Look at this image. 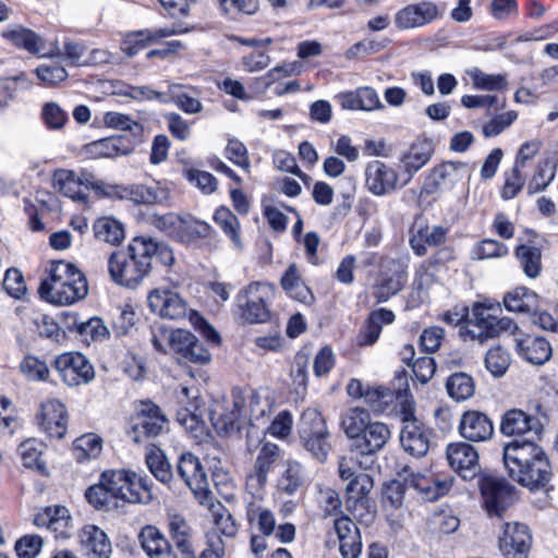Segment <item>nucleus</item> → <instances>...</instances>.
<instances>
[{"mask_svg": "<svg viewBox=\"0 0 558 558\" xmlns=\"http://www.w3.org/2000/svg\"><path fill=\"white\" fill-rule=\"evenodd\" d=\"M140 243L147 250V259L151 265L153 258L158 259L165 266H171L174 262L173 252L167 243L157 242L151 238L138 236Z\"/></svg>", "mask_w": 558, "mask_h": 558, "instance_id": "obj_57", "label": "nucleus"}, {"mask_svg": "<svg viewBox=\"0 0 558 558\" xmlns=\"http://www.w3.org/2000/svg\"><path fill=\"white\" fill-rule=\"evenodd\" d=\"M410 488L404 482L391 481L387 483L383 489V505L385 508L398 509L402 506L405 490Z\"/></svg>", "mask_w": 558, "mask_h": 558, "instance_id": "obj_59", "label": "nucleus"}, {"mask_svg": "<svg viewBox=\"0 0 558 558\" xmlns=\"http://www.w3.org/2000/svg\"><path fill=\"white\" fill-rule=\"evenodd\" d=\"M168 529L171 539L183 558H197L192 544V529L186 520L179 514L171 515Z\"/></svg>", "mask_w": 558, "mask_h": 558, "instance_id": "obj_32", "label": "nucleus"}, {"mask_svg": "<svg viewBox=\"0 0 558 558\" xmlns=\"http://www.w3.org/2000/svg\"><path fill=\"white\" fill-rule=\"evenodd\" d=\"M2 37L11 41L14 46L23 48L32 54H40L41 57H60L61 50L54 47L49 52H43V38L29 28L15 25L2 32Z\"/></svg>", "mask_w": 558, "mask_h": 558, "instance_id": "obj_21", "label": "nucleus"}, {"mask_svg": "<svg viewBox=\"0 0 558 558\" xmlns=\"http://www.w3.org/2000/svg\"><path fill=\"white\" fill-rule=\"evenodd\" d=\"M515 255L527 277L536 278L539 276L542 270V253L538 247L521 244L515 248Z\"/></svg>", "mask_w": 558, "mask_h": 558, "instance_id": "obj_48", "label": "nucleus"}, {"mask_svg": "<svg viewBox=\"0 0 558 558\" xmlns=\"http://www.w3.org/2000/svg\"><path fill=\"white\" fill-rule=\"evenodd\" d=\"M440 16L438 5L432 1L411 3L399 10L395 16L398 29L420 28Z\"/></svg>", "mask_w": 558, "mask_h": 558, "instance_id": "obj_14", "label": "nucleus"}, {"mask_svg": "<svg viewBox=\"0 0 558 558\" xmlns=\"http://www.w3.org/2000/svg\"><path fill=\"white\" fill-rule=\"evenodd\" d=\"M499 313H501L499 304L477 302L474 303L470 317L468 307H454L444 313L442 320L451 326L465 323L461 328L463 333L483 343L489 338L498 337L501 332L513 335L518 330V326L511 318L499 317Z\"/></svg>", "mask_w": 558, "mask_h": 558, "instance_id": "obj_2", "label": "nucleus"}, {"mask_svg": "<svg viewBox=\"0 0 558 558\" xmlns=\"http://www.w3.org/2000/svg\"><path fill=\"white\" fill-rule=\"evenodd\" d=\"M167 345L179 363L205 365L210 362V353L205 345L189 330L177 329L166 338Z\"/></svg>", "mask_w": 558, "mask_h": 558, "instance_id": "obj_9", "label": "nucleus"}, {"mask_svg": "<svg viewBox=\"0 0 558 558\" xmlns=\"http://www.w3.org/2000/svg\"><path fill=\"white\" fill-rule=\"evenodd\" d=\"M532 544L529 527L519 522L505 523L499 549L505 558H527Z\"/></svg>", "mask_w": 558, "mask_h": 558, "instance_id": "obj_13", "label": "nucleus"}, {"mask_svg": "<svg viewBox=\"0 0 558 558\" xmlns=\"http://www.w3.org/2000/svg\"><path fill=\"white\" fill-rule=\"evenodd\" d=\"M239 414L235 412L229 411L227 413H217V410H213L210 412V421L213 426L217 430L218 434H235L240 432V426L238 425Z\"/></svg>", "mask_w": 558, "mask_h": 558, "instance_id": "obj_61", "label": "nucleus"}, {"mask_svg": "<svg viewBox=\"0 0 558 558\" xmlns=\"http://www.w3.org/2000/svg\"><path fill=\"white\" fill-rule=\"evenodd\" d=\"M37 421L49 437L60 439L66 433L68 413L64 404L56 399L41 403Z\"/></svg>", "mask_w": 558, "mask_h": 558, "instance_id": "obj_19", "label": "nucleus"}, {"mask_svg": "<svg viewBox=\"0 0 558 558\" xmlns=\"http://www.w3.org/2000/svg\"><path fill=\"white\" fill-rule=\"evenodd\" d=\"M137 539L149 558H178L167 537L155 525L143 526Z\"/></svg>", "mask_w": 558, "mask_h": 558, "instance_id": "obj_23", "label": "nucleus"}, {"mask_svg": "<svg viewBox=\"0 0 558 558\" xmlns=\"http://www.w3.org/2000/svg\"><path fill=\"white\" fill-rule=\"evenodd\" d=\"M459 433L469 441H485L493 436V422L485 413L470 410L464 412L460 418Z\"/></svg>", "mask_w": 558, "mask_h": 558, "instance_id": "obj_20", "label": "nucleus"}, {"mask_svg": "<svg viewBox=\"0 0 558 558\" xmlns=\"http://www.w3.org/2000/svg\"><path fill=\"white\" fill-rule=\"evenodd\" d=\"M274 296L270 284L255 281L242 289L236 295L240 317L250 324L266 323L270 318L269 302Z\"/></svg>", "mask_w": 558, "mask_h": 558, "instance_id": "obj_7", "label": "nucleus"}, {"mask_svg": "<svg viewBox=\"0 0 558 558\" xmlns=\"http://www.w3.org/2000/svg\"><path fill=\"white\" fill-rule=\"evenodd\" d=\"M215 222L220 227L223 233L231 240L235 248L242 250L240 221L238 217L227 207H219L214 214Z\"/></svg>", "mask_w": 558, "mask_h": 558, "instance_id": "obj_40", "label": "nucleus"}, {"mask_svg": "<svg viewBox=\"0 0 558 558\" xmlns=\"http://www.w3.org/2000/svg\"><path fill=\"white\" fill-rule=\"evenodd\" d=\"M369 412L360 407L350 408L342 416L341 426L344 434L351 442L365 429L371 423Z\"/></svg>", "mask_w": 558, "mask_h": 558, "instance_id": "obj_39", "label": "nucleus"}, {"mask_svg": "<svg viewBox=\"0 0 558 558\" xmlns=\"http://www.w3.org/2000/svg\"><path fill=\"white\" fill-rule=\"evenodd\" d=\"M447 231L440 226L432 228L424 226L417 229L413 228V234L410 238V245L416 255L426 254V245L437 246L445 242Z\"/></svg>", "mask_w": 558, "mask_h": 558, "instance_id": "obj_35", "label": "nucleus"}, {"mask_svg": "<svg viewBox=\"0 0 558 558\" xmlns=\"http://www.w3.org/2000/svg\"><path fill=\"white\" fill-rule=\"evenodd\" d=\"M54 369L63 383L71 387L88 384L95 377L93 365L85 355L78 352L59 355L54 360Z\"/></svg>", "mask_w": 558, "mask_h": 558, "instance_id": "obj_11", "label": "nucleus"}, {"mask_svg": "<svg viewBox=\"0 0 558 558\" xmlns=\"http://www.w3.org/2000/svg\"><path fill=\"white\" fill-rule=\"evenodd\" d=\"M510 365V355L500 347L490 349L485 356V366L495 377L502 376Z\"/></svg>", "mask_w": 558, "mask_h": 558, "instance_id": "obj_58", "label": "nucleus"}, {"mask_svg": "<svg viewBox=\"0 0 558 558\" xmlns=\"http://www.w3.org/2000/svg\"><path fill=\"white\" fill-rule=\"evenodd\" d=\"M166 417L160 409L151 402H143L137 415V422L130 434L134 442H141L143 437L154 438L165 429Z\"/></svg>", "mask_w": 558, "mask_h": 558, "instance_id": "obj_17", "label": "nucleus"}, {"mask_svg": "<svg viewBox=\"0 0 558 558\" xmlns=\"http://www.w3.org/2000/svg\"><path fill=\"white\" fill-rule=\"evenodd\" d=\"M461 162H444L435 167L427 175L421 194L432 195L440 191L447 184H454L459 180V168H463Z\"/></svg>", "mask_w": 558, "mask_h": 558, "instance_id": "obj_29", "label": "nucleus"}, {"mask_svg": "<svg viewBox=\"0 0 558 558\" xmlns=\"http://www.w3.org/2000/svg\"><path fill=\"white\" fill-rule=\"evenodd\" d=\"M556 167L557 163L549 158L539 161L532 179L527 184V193L532 195L544 191L554 180L556 174Z\"/></svg>", "mask_w": 558, "mask_h": 558, "instance_id": "obj_49", "label": "nucleus"}, {"mask_svg": "<svg viewBox=\"0 0 558 558\" xmlns=\"http://www.w3.org/2000/svg\"><path fill=\"white\" fill-rule=\"evenodd\" d=\"M146 464L151 474L161 483H169L173 478L171 466L160 449L154 448L146 454Z\"/></svg>", "mask_w": 558, "mask_h": 558, "instance_id": "obj_51", "label": "nucleus"}, {"mask_svg": "<svg viewBox=\"0 0 558 558\" xmlns=\"http://www.w3.org/2000/svg\"><path fill=\"white\" fill-rule=\"evenodd\" d=\"M102 451V438L95 433H87L73 441V452L78 462L96 459Z\"/></svg>", "mask_w": 558, "mask_h": 558, "instance_id": "obj_42", "label": "nucleus"}, {"mask_svg": "<svg viewBox=\"0 0 558 558\" xmlns=\"http://www.w3.org/2000/svg\"><path fill=\"white\" fill-rule=\"evenodd\" d=\"M449 465L463 478L473 480L481 471L476 449L466 442L450 444L447 447Z\"/></svg>", "mask_w": 558, "mask_h": 558, "instance_id": "obj_15", "label": "nucleus"}, {"mask_svg": "<svg viewBox=\"0 0 558 558\" xmlns=\"http://www.w3.org/2000/svg\"><path fill=\"white\" fill-rule=\"evenodd\" d=\"M95 236L104 242L117 245L124 239V229L120 221L112 217L98 218L93 226Z\"/></svg>", "mask_w": 558, "mask_h": 558, "instance_id": "obj_43", "label": "nucleus"}, {"mask_svg": "<svg viewBox=\"0 0 558 558\" xmlns=\"http://www.w3.org/2000/svg\"><path fill=\"white\" fill-rule=\"evenodd\" d=\"M393 319L395 314L389 310L379 308L372 312L357 336V344L360 347L374 344L381 332V325L390 324Z\"/></svg>", "mask_w": 558, "mask_h": 558, "instance_id": "obj_34", "label": "nucleus"}, {"mask_svg": "<svg viewBox=\"0 0 558 558\" xmlns=\"http://www.w3.org/2000/svg\"><path fill=\"white\" fill-rule=\"evenodd\" d=\"M130 472L126 470H108L104 472V481L109 486V492L117 499L125 500L130 488Z\"/></svg>", "mask_w": 558, "mask_h": 558, "instance_id": "obj_54", "label": "nucleus"}, {"mask_svg": "<svg viewBox=\"0 0 558 558\" xmlns=\"http://www.w3.org/2000/svg\"><path fill=\"white\" fill-rule=\"evenodd\" d=\"M502 460L509 477L530 490L544 488L551 478L549 459L533 439L505 445Z\"/></svg>", "mask_w": 558, "mask_h": 558, "instance_id": "obj_1", "label": "nucleus"}, {"mask_svg": "<svg viewBox=\"0 0 558 558\" xmlns=\"http://www.w3.org/2000/svg\"><path fill=\"white\" fill-rule=\"evenodd\" d=\"M304 482L305 475L301 463L294 460L287 461L286 471L279 482L280 489L291 496L303 486Z\"/></svg>", "mask_w": 558, "mask_h": 558, "instance_id": "obj_50", "label": "nucleus"}, {"mask_svg": "<svg viewBox=\"0 0 558 558\" xmlns=\"http://www.w3.org/2000/svg\"><path fill=\"white\" fill-rule=\"evenodd\" d=\"M148 306L153 313L162 318L180 319L187 313L186 302L175 291L169 289H155L147 298Z\"/></svg>", "mask_w": 558, "mask_h": 558, "instance_id": "obj_16", "label": "nucleus"}, {"mask_svg": "<svg viewBox=\"0 0 558 558\" xmlns=\"http://www.w3.org/2000/svg\"><path fill=\"white\" fill-rule=\"evenodd\" d=\"M472 78L474 87L484 90H500L506 88L507 80L502 74H486L478 68L466 71Z\"/></svg>", "mask_w": 558, "mask_h": 558, "instance_id": "obj_56", "label": "nucleus"}, {"mask_svg": "<svg viewBox=\"0 0 558 558\" xmlns=\"http://www.w3.org/2000/svg\"><path fill=\"white\" fill-rule=\"evenodd\" d=\"M515 342L519 354L531 364L542 365L551 355V347L543 337L525 335L517 338Z\"/></svg>", "mask_w": 558, "mask_h": 558, "instance_id": "obj_28", "label": "nucleus"}, {"mask_svg": "<svg viewBox=\"0 0 558 558\" xmlns=\"http://www.w3.org/2000/svg\"><path fill=\"white\" fill-rule=\"evenodd\" d=\"M81 545L88 558H110L112 554L109 537L96 525H86L82 530Z\"/></svg>", "mask_w": 558, "mask_h": 558, "instance_id": "obj_26", "label": "nucleus"}, {"mask_svg": "<svg viewBox=\"0 0 558 558\" xmlns=\"http://www.w3.org/2000/svg\"><path fill=\"white\" fill-rule=\"evenodd\" d=\"M41 118L48 129H62L68 121V113L53 101L46 102L41 109Z\"/></svg>", "mask_w": 558, "mask_h": 558, "instance_id": "obj_63", "label": "nucleus"}, {"mask_svg": "<svg viewBox=\"0 0 558 558\" xmlns=\"http://www.w3.org/2000/svg\"><path fill=\"white\" fill-rule=\"evenodd\" d=\"M19 452L23 465L28 469H35L40 474H48L45 462L41 459L43 444L35 439H27L19 446Z\"/></svg>", "mask_w": 558, "mask_h": 558, "instance_id": "obj_44", "label": "nucleus"}, {"mask_svg": "<svg viewBox=\"0 0 558 558\" xmlns=\"http://www.w3.org/2000/svg\"><path fill=\"white\" fill-rule=\"evenodd\" d=\"M120 137H107L95 141L87 146L88 151L98 158H111L117 155H126L131 151L129 147H121Z\"/></svg>", "mask_w": 558, "mask_h": 558, "instance_id": "obj_52", "label": "nucleus"}, {"mask_svg": "<svg viewBox=\"0 0 558 558\" xmlns=\"http://www.w3.org/2000/svg\"><path fill=\"white\" fill-rule=\"evenodd\" d=\"M88 293L85 275L73 264L58 260L52 263L50 277L39 287V294L50 303L69 305L83 300Z\"/></svg>", "mask_w": 558, "mask_h": 558, "instance_id": "obj_3", "label": "nucleus"}, {"mask_svg": "<svg viewBox=\"0 0 558 558\" xmlns=\"http://www.w3.org/2000/svg\"><path fill=\"white\" fill-rule=\"evenodd\" d=\"M73 319L72 324L66 327L70 330H76L87 341H102L109 335L107 327L102 320L98 317H93L86 322H77L75 316H71Z\"/></svg>", "mask_w": 558, "mask_h": 558, "instance_id": "obj_46", "label": "nucleus"}, {"mask_svg": "<svg viewBox=\"0 0 558 558\" xmlns=\"http://www.w3.org/2000/svg\"><path fill=\"white\" fill-rule=\"evenodd\" d=\"M395 397V392L390 388L384 386H368L364 400L374 412L383 413L393 402Z\"/></svg>", "mask_w": 558, "mask_h": 558, "instance_id": "obj_53", "label": "nucleus"}, {"mask_svg": "<svg viewBox=\"0 0 558 558\" xmlns=\"http://www.w3.org/2000/svg\"><path fill=\"white\" fill-rule=\"evenodd\" d=\"M347 509L360 523L369 525L375 519V505L371 499L347 501Z\"/></svg>", "mask_w": 558, "mask_h": 558, "instance_id": "obj_60", "label": "nucleus"}, {"mask_svg": "<svg viewBox=\"0 0 558 558\" xmlns=\"http://www.w3.org/2000/svg\"><path fill=\"white\" fill-rule=\"evenodd\" d=\"M485 509L489 515L501 517L517 500L515 488L505 478L487 475L478 481Z\"/></svg>", "mask_w": 558, "mask_h": 558, "instance_id": "obj_8", "label": "nucleus"}, {"mask_svg": "<svg viewBox=\"0 0 558 558\" xmlns=\"http://www.w3.org/2000/svg\"><path fill=\"white\" fill-rule=\"evenodd\" d=\"M134 238L126 250H118L108 258V270L111 279L119 286L136 288L151 270L153 265L147 259V251Z\"/></svg>", "mask_w": 558, "mask_h": 558, "instance_id": "obj_4", "label": "nucleus"}, {"mask_svg": "<svg viewBox=\"0 0 558 558\" xmlns=\"http://www.w3.org/2000/svg\"><path fill=\"white\" fill-rule=\"evenodd\" d=\"M434 151L432 141L427 138L417 140L402 158V167L408 174L402 185H405L412 175L428 162Z\"/></svg>", "mask_w": 558, "mask_h": 558, "instance_id": "obj_31", "label": "nucleus"}, {"mask_svg": "<svg viewBox=\"0 0 558 558\" xmlns=\"http://www.w3.org/2000/svg\"><path fill=\"white\" fill-rule=\"evenodd\" d=\"M122 197H126L135 204H155L160 202V197L158 192L146 185H132L124 190V195Z\"/></svg>", "mask_w": 558, "mask_h": 558, "instance_id": "obj_64", "label": "nucleus"}, {"mask_svg": "<svg viewBox=\"0 0 558 558\" xmlns=\"http://www.w3.org/2000/svg\"><path fill=\"white\" fill-rule=\"evenodd\" d=\"M390 437L391 432L387 424L371 421L356 439L350 444V449L362 456H373L384 449Z\"/></svg>", "mask_w": 558, "mask_h": 558, "instance_id": "obj_18", "label": "nucleus"}, {"mask_svg": "<svg viewBox=\"0 0 558 558\" xmlns=\"http://www.w3.org/2000/svg\"><path fill=\"white\" fill-rule=\"evenodd\" d=\"M279 456L280 449L277 445L270 442L264 444L255 460L254 474L250 476V481L255 482L258 487H263L267 482L268 473Z\"/></svg>", "mask_w": 558, "mask_h": 558, "instance_id": "obj_36", "label": "nucleus"}, {"mask_svg": "<svg viewBox=\"0 0 558 558\" xmlns=\"http://www.w3.org/2000/svg\"><path fill=\"white\" fill-rule=\"evenodd\" d=\"M373 488V480L369 475L361 473L357 477L351 478V482L347 484L345 492L348 495L347 501L353 499L364 500L371 499L368 494Z\"/></svg>", "mask_w": 558, "mask_h": 558, "instance_id": "obj_62", "label": "nucleus"}, {"mask_svg": "<svg viewBox=\"0 0 558 558\" xmlns=\"http://www.w3.org/2000/svg\"><path fill=\"white\" fill-rule=\"evenodd\" d=\"M366 186L374 195H385L397 186L398 174L383 161L374 160L365 169Z\"/></svg>", "mask_w": 558, "mask_h": 558, "instance_id": "obj_22", "label": "nucleus"}, {"mask_svg": "<svg viewBox=\"0 0 558 558\" xmlns=\"http://www.w3.org/2000/svg\"><path fill=\"white\" fill-rule=\"evenodd\" d=\"M85 498L97 510L108 511L117 506L116 498L109 492V486L104 481V472L100 475L99 483L86 489Z\"/></svg>", "mask_w": 558, "mask_h": 558, "instance_id": "obj_47", "label": "nucleus"}, {"mask_svg": "<svg viewBox=\"0 0 558 558\" xmlns=\"http://www.w3.org/2000/svg\"><path fill=\"white\" fill-rule=\"evenodd\" d=\"M129 485L130 488L124 501L132 504H148L151 501V482L147 476H141L131 471Z\"/></svg>", "mask_w": 558, "mask_h": 558, "instance_id": "obj_45", "label": "nucleus"}, {"mask_svg": "<svg viewBox=\"0 0 558 558\" xmlns=\"http://www.w3.org/2000/svg\"><path fill=\"white\" fill-rule=\"evenodd\" d=\"M281 287L295 300L311 304L314 294L301 280L295 265H290L281 278Z\"/></svg>", "mask_w": 558, "mask_h": 558, "instance_id": "obj_37", "label": "nucleus"}, {"mask_svg": "<svg viewBox=\"0 0 558 558\" xmlns=\"http://www.w3.org/2000/svg\"><path fill=\"white\" fill-rule=\"evenodd\" d=\"M104 123L108 128L129 131L134 140H140L144 131L141 123L132 120L130 116L119 112H107L104 116Z\"/></svg>", "mask_w": 558, "mask_h": 558, "instance_id": "obj_55", "label": "nucleus"}, {"mask_svg": "<svg viewBox=\"0 0 558 558\" xmlns=\"http://www.w3.org/2000/svg\"><path fill=\"white\" fill-rule=\"evenodd\" d=\"M504 305L510 312L532 313L536 310L537 294L520 287L505 295Z\"/></svg>", "mask_w": 558, "mask_h": 558, "instance_id": "obj_38", "label": "nucleus"}, {"mask_svg": "<svg viewBox=\"0 0 558 558\" xmlns=\"http://www.w3.org/2000/svg\"><path fill=\"white\" fill-rule=\"evenodd\" d=\"M400 442L403 449L410 454L423 457L429 449V432L422 422H410L403 425L400 434Z\"/></svg>", "mask_w": 558, "mask_h": 558, "instance_id": "obj_27", "label": "nucleus"}, {"mask_svg": "<svg viewBox=\"0 0 558 558\" xmlns=\"http://www.w3.org/2000/svg\"><path fill=\"white\" fill-rule=\"evenodd\" d=\"M544 423L538 415L527 414L521 409L508 410L501 418L500 432L506 436H527L526 439H538Z\"/></svg>", "mask_w": 558, "mask_h": 558, "instance_id": "obj_12", "label": "nucleus"}, {"mask_svg": "<svg viewBox=\"0 0 558 558\" xmlns=\"http://www.w3.org/2000/svg\"><path fill=\"white\" fill-rule=\"evenodd\" d=\"M410 488L416 490L424 500L433 501L444 496L452 485V478L437 480L421 474H412L407 478Z\"/></svg>", "mask_w": 558, "mask_h": 558, "instance_id": "obj_30", "label": "nucleus"}, {"mask_svg": "<svg viewBox=\"0 0 558 558\" xmlns=\"http://www.w3.org/2000/svg\"><path fill=\"white\" fill-rule=\"evenodd\" d=\"M449 397L458 402L470 399L475 391V383L472 376L463 372L451 374L446 381Z\"/></svg>", "mask_w": 558, "mask_h": 558, "instance_id": "obj_41", "label": "nucleus"}, {"mask_svg": "<svg viewBox=\"0 0 558 558\" xmlns=\"http://www.w3.org/2000/svg\"><path fill=\"white\" fill-rule=\"evenodd\" d=\"M298 430L304 449L318 462H325L331 450V442L330 433L322 414L311 408L303 411Z\"/></svg>", "mask_w": 558, "mask_h": 558, "instance_id": "obj_6", "label": "nucleus"}, {"mask_svg": "<svg viewBox=\"0 0 558 558\" xmlns=\"http://www.w3.org/2000/svg\"><path fill=\"white\" fill-rule=\"evenodd\" d=\"M175 471L201 504H207L210 497L209 481L199 459L191 452H184L178 460Z\"/></svg>", "mask_w": 558, "mask_h": 558, "instance_id": "obj_10", "label": "nucleus"}, {"mask_svg": "<svg viewBox=\"0 0 558 558\" xmlns=\"http://www.w3.org/2000/svg\"><path fill=\"white\" fill-rule=\"evenodd\" d=\"M387 267L392 276L385 277L374 286V298L378 303L386 302L390 296L400 292L407 282V266L400 260L389 259Z\"/></svg>", "mask_w": 558, "mask_h": 558, "instance_id": "obj_25", "label": "nucleus"}, {"mask_svg": "<svg viewBox=\"0 0 558 558\" xmlns=\"http://www.w3.org/2000/svg\"><path fill=\"white\" fill-rule=\"evenodd\" d=\"M150 223L173 240L187 245L196 244L199 240L208 238L211 232V227L207 222L189 214L153 215Z\"/></svg>", "mask_w": 558, "mask_h": 558, "instance_id": "obj_5", "label": "nucleus"}, {"mask_svg": "<svg viewBox=\"0 0 558 558\" xmlns=\"http://www.w3.org/2000/svg\"><path fill=\"white\" fill-rule=\"evenodd\" d=\"M333 527L339 539V549L343 558H357L362 550L360 530L347 515L335 520Z\"/></svg>", "mask_w": 558, "mask_h": 558, "instance_id": "obj_24", "label": "nucleus"}, {"mask_svg": "<svg viewBox=\"0 0 558 558\" xmlns=\"http://www.w3.org/2000/svg\"><path fill=\"white\" fill-rule=\"evenodd\" d=\"M52 186L62 195L73 201L86 203L88 194L82 189V181L72 170L58 169L53 172Z\"/></svg>", "mask_w": 558, "mask_h": 558, "instance_id": "obj_33", "label": "nucleus"}]
</instances>
